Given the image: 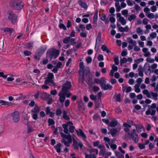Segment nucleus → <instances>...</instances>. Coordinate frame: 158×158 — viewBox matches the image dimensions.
Here are the masks:
<instances>
[{"label": "nucleus", "mask_w": 158, "mask_h": 158, "mask_svg": "<svg viewBox=\"0 0 158 158\" xmlns=\"http://www.w3.org/2000/svg\"><path fill=\"white\" fill-rule=\"evenodd\" d=\"M59 51L54 48L49 49L46 53V57L51 60L52 58L55 59L58 56Z\"/></svg>", "instance_id": "nucleus-1"}, {"label": "nucleus", "mask_w": 158, "mask_h": 158, "mask_svg": "<svg viewBox=\"0 0 158 158\" xmlns=\"http://www.w3.org/2000/svg\"><path fill=\"white\" fill-rule=\"evenodd\" d=\"M9 4L10 7L17 10L22 9L24 5L23 3L20 0H10Z\"/></svg>", "instance_id": "nucleus-2"}, {"label": "nucleus", "mask_w": 158, "mask_h": 158, "mask_svg": "<svg viewBox=\"0 0 158 158\" xmlns=\"http://www.w3.org/2000/svg\"><path fill=\"white\" fill-rule=\"evenodd\" d=\"M136 130L133 129L131 133H128L127 134L128 135L129 137H130L135 143H137L138 141V136L137 134L138 132L137 126H136Z\"/></svg>", "instance_id": "nucleus-3"}, {"label": "nucleus", "mask_w": 158, "mask_h": 158, "mask_svg": "<svg viewBox=\"0 0 158 158\" xmlns=\"http://www.w3.org/2000/svg\"><path fill=\"white\" fill-rule=\"evenodd\" d=\"M83 76L82 77V81L83 82L84 79L85 75L87 76L88 78L87 80L88 81H90L92 79V77L90 74L89 69L88 68H86L82 70Z\"/></svg>", "instance_id": "nucleus-4"}, {"label": "nucleus", "mask_w": 158, "mask_h": 158, "mask_svg": "<svg viewBox=\"0 0 158 158\" xmlns=\"http://www.w3.org/2000/svg\"><path fill=\"white\" fill-rule=\"evenodd\" d=\"M8 15V19L10 20L12 24L15 23L17 20V16L11 11H9L7 12Z\"/></svg>", "instance_id": "nucleus-5"}, {"label": "nucleus", "mask_w": 158, "mask_h": 158, "mask_svg": "<svg viewBox=\"0 0 158 158\" xmlns=\"http://www.w3.org/2000/svg\"><path fill=\"white\" fill-rule=\"evenodd\" d=\"M71 87V82L69 81H66L65 83L63 85L61 92L66 94Z\"/></svg>", "instance_id": "nucleus-6"}, {"label": "nucleus", "mask_w": 158, "mask_h": 158, "mask_svg": "<svg viewBox=\"0 0 158 158\" xmlns=\"http://www.w3.org/2000/svg\"><path fill=\"white\" fill-rule=\"evenodd\" d=\"M127 42L129 43L128 47L129 50H131L133 46H135L136 44V42L132 40L131 37H128L127 39Z\"/></svg>", "instance_id": "nucleus-7"}, {"label": "nucleus", "mask_w": 158, "mask_h": 158, "mask_svg": "<svg viewBox=\"0 0 158 158\" xmlns=\"http://www.w3.org/2000/svg\"><path fill=\"white\" fill-rule=\"evenodd\" d=\"M54 78V75L52 73H49L48 74V77L46 78V80L44 81V83L47 84L49 82L53 83L54 81L53 80Z\"/></svg>", "instance_id": "nucleus-8"}, {"label": "nucleus", "mask_w": 158, "mask_h": 158, "mask_svg": "<svg viewBox=\"0 0 158 158\" xmlns=\"http://www.w3.org/2000/svg\"><path fill=\"white\" fill-rule=\"evenodd\" d=\"M14 122L16 123L19 120V114L18 111L14 112L11 115Z\"/></svg>", "instance_id": "nucleus-9"}, {"label": "nucleus", "mask_w": 158, "mask_h": 158, "mask_svg": "<svg viewBox=\"0 0 158 158\" xmlns=\"http://www.w3.org/2000/svg\"><path fill=\"white\" fill-rule=\"evenodd\" d=\"M106 81L105 80L104 81L102 82V88L104 90H111L113 88V86L109 84H106Z\"/></svg>", "instance_id": "nucleus-10"}, {"label": "nucleus", "mask_w": 158, "mask_h": 158, "mask_svg": "<svg viewBox=\"0 0 158 158\" xmlns=\"http://www.w3.org/2000/svg\"><path fill=\"white\" fill-rule=\"evenodd\" d=\"M101 33L99 32L98 35L96 39V44L95 47V49H96L97 48V50H98L99 46L100 45V43L101 42Z\"/></svg>", "instance_id": "nucleus-11"}, {"label": "nucleus", "mask_w": 158, "mask_h": 158, "mask_svg": "<svg viewBox=\"0 0 158 158\" xmlns=\"http://www.w3.org/2000/svg\"><path fill=\"white\" fill-rule=\"evenodd\" d=\"M66 94L65 93L62 92L61 91L58 94L59 96H60L59 100L61 103H63L64 101H65V95Z\"/></svg>", "instance_id": "nucleus-12"}, {"label": "nucleus", "mask_w": 158, "mask_h": 158, "mask_svg": "<svg viewBox=\"0 0 158 158\" xmlns=\"http://www.w3.org/2000/svg\"><path fill=\"white\" fill-rule=\"evenodd\" d=\"M61 136L64 139H68L69 143H72V139L70 134H68V135H66L64 133H61Z\"/></svg>", "instance_id": "nucleus-13"}, {"label": "nucleus", "mask_w": 158, "mask_h": 158, "mask_svg": "<svg viewBox=\"0 0 158 158\" xmlns=\"http://www.w3.org/2000/svg\"><path fill=\"white\" fill-rule=\"evenodd\" d=\"M76 132L78 136H81L85 139L86 138V136L81 129L76 130Z\"/></svg>", "instance_id": "nucleus-14"}, {"label": "nucleus", "mask_w": 158, "mask_h": 158, "mask_svg": "<svg viewBox=\"0 0 158 158\" xmlns=\"http://www.w3.org/2000/svg\"><path fill=\"white\" fill-rule=\"evenodd\" d=\"M78 4L80 6L82 7L86 10L88 7V6L86 3L83 2L81 0H79L78 2Z\"/></svg>", "instance_id": "nucleus-15"}, {"label": "nucleus", "mask_w": 158, "mask_h": 158, "mask_svg": "<svg viewBox=\"0 0 158 158\" xmlns=\"http://www.w3.org/2000/svg\"><path fill=\"white\" fill-rule=\"evenodd\" d=\"M46 49V48H45L41 47L38 50L37 55L41 56L44 52Z\"/></svg>", "instance_id": "nucleus-16"}, {"label": "nucleus", "mask_w": 158, "mask_h": 158, "mask_svg": "<svg viewBox=\"0 0 158 158\" xmlns=\"http://www.w3.org/2000/svg\"><path fill=\"white\" fill-rule=\"evenodd\" d=\"M73 146L74 149L78 150L79 146V143H78L74 139H73Z\"/></svg>", "instance_id": "nucleus-17"}, {"label": "nucleus", "mask_w": 158, "mask_h": 158, "mask_svg": "<svg viewBox=\"0 0 158 158\" xmlns=\"http://www.w3.org/2000/svg\"><path fill=\"white\" fill-rule=\"evenodd\" d=\"M130 97L132 99H134L132 100V102L133 104H135L137 102V100L136 99H135V97L136 95L135 94L133 93H130Z\"/></svg>", "instance_id": "nucleus-18"}, {"label": "nucleus", "mask_w": 158, "mask_h": 158, "mask_svg": "<svg viewBox=\"0 0 158 158\" xmlns=\"http://www.w3.org/2000/svg\"><path fill=\"white\" fill-rule=\"evenodd\" d=\"M150 95L151 98H152V99L155 100H157L158 99V95L157 93H155L153 92H150Z\"/></svg>", "instance_id": "nucleus-19"}, {"label": "nucleus", "mask_w": 158, "mask_h": 158, "mask_svg": "<svg viewBox=\"0 0 158 158\" xmlns=\"http://www.w3.org/2000/svg\"><path fill=\"white\" fill-rule=\"evenodd\" d=\"M105 81V78L104 77H102L101 78V80L98 79H95L94 80L95 82L98 84H100L101 86H102V82Z\"/></svg>", "instance_id": "nucleus-20"}, {"label": "nucleus", "mask_w": 158, "mask_h": 158, "mask_svg": "<svg viewBox=\"0 0 158 158\" xmlns=\"http://www.w3.org/2000/svg\"><path fill=\"white\" fill-rule=\"evenodd\" d=\"M118 124V122L115 119L112 120L110 123L109 125L112 127H115Z\"/></svg>", "instance_id": "nucleus-21"}, {"label": "nucleus", "mask_w": 158, "mask_h": 158, "mask_svg": "<svg viewBox=\"0 0 158 158\" xmlns=\"http://www.w3.org/2000/svg\"><path fill=\"white\" fill-rule=\"evenodd\" d=\"M0 104L1 105H6L8 106L11 105V103L2 100H0Z\"/></svg>", "instance_id": "nucleus-22"}, {"label": "nucleus", "mask_w": 158, "mask_h": 158, "mask_svg": "<svg viewBox=\"0 0 158 158\" xmlns=\"http://www.w3.org/2000/svg\"><path fill=\"white\" fill-rule=\"evenodd\" d=\"M40 111V107L35 105V107H34L33 110H31V112L32 113H38Z\"/></svg>", "instance_id": "nucleus-23"}, {"label": "nucleus", "mask_w": 158, "mask_h": 158, "mask_svg": "<svg viewBox=\"0 0 158 158\" xmlns=\"http://www.w3.org/2000/svg\"><path fill=\"white\" fill-rule=\"evenodd\" d=\"M61 145L60 143H59L57 144L56 146H54L56 150V151L58 153H60L61 152L60 148Z\"/></svg>", "instance_id": "nucleus-24"}, {"label": "nucleus", "mask_w": 158, "mask_h": 158, "mask_svg": "<svg viewBox=\"0 0 158 158\" xmlns=\"http://www.w3.org/2000/svg\"><path fill=\"white\" fill-rule=\"evenodd\" d=\"M63 118L64 119L67 120H69L70 119V118L67 115V112L66 111L64 110H63Z\"/></svg>", "instance_id": "nucleus-25"}, {"label": "nucleus", "mask_w": 158, "mask_h": 158, "mask_svg": "<svg viewBox=\"0 0 158 158\" xmlns=\"http://www.w3.org/2000/svg\"><path fill=\"white\" fill-rule=\"evenodd\" d=\"M101 48L103 51H106L107 53L111 52L105 45H102L101 47Z\"/></svg>", "instance_id": "nucleus-26"}, {"label": "nucleus", "mask_w": 158, "mask_h": 158, "mask_svg": "<svg viewBox=\"0 0 158 158\" xmlns=\"http://www.w3.org/2000/svg\"><path fill=\"white\" fill-rule=\"evenodd\" d=\"M123 126L125 127L124 129V131L126 132H128L129 130V128L131 127V126L127 123H124Z\"/></svg>", "instance_id": "nucleus-27"}, {"label": "nucleus", "mask_w": 158, "mask_h": 158, "mask_svg": "<svg viewBox=\"0 0 158 158\" xmlns=\"http://www.w3.org/2000/svg\"><path fill=\"white\" fill-rule=\"evenodd\" d=\"M89 148H90V149L88 150L89 151V152L90 153H92V152H95L96 155H97L98 153V150L97 149H93L92 147L90 146Z\"/></svg>", "instance_id": "nucleus-28"}, {"label": "nucleus", "mask_w": 158, "mask_h": 158, "mask_svg": "<svg viewBox=\"0 0 158 158\" xmlns=\"http://www.w3.org/2000/svg\"><path fill=\"white\" fill-rule=\"evenodd\" d=\"M157 34L156 32H152L150 34L148 39L149 40H152L156 38Z\"/></svg>", "instance_id": "nucleus-29"}, {"label": "nucleus", "mask_w": 158, "mask_h": 158, "mask_svg": "<svg viewBox=\"0 0 158 158\" xmlns=\"http://www.w3.org/2000/svg\"><path fill=\"white\" fill-rule=\"evenodd\" d=\"M117 132V131L116 129L113 128L110 130V133L111 135L114 136Z\"/></svg>", "instance_id": "nucleus-30"}, {"label": "nucleus", "mask_w": 158, "mask_h": 158, "mask_svg": "<svg viewBox=\"0 0 158 158\" xmlns=\"http://www.w3.org/2000/svg\"><path fill=\"white\" fill-rule=\"evenodd\" d=\"M118 21L123 25H124L126 23V21L123 17H122L120 18H119Z\"/></svg>", "instance_id": "nucleus-31"}, {"label": "nucleus", "mask_w": 158, "mask_h": 158, "mask_svg": "<svg viewBox=\"0 0 158 158\" xmlns=\"http://www.w3.org/2000/svg\"><path fill=\"white\" fill-rule=\"evenodd\" d=\"M90 98L91 100H93L95 101V103L96 105H98V106H99L98 107H99L100 104H99L98 105V104H96V96H95L94 95L92 94L90 96Z\"/></svg>", "instance_id": "nucleus-32"}, {"label": "nucleus", "mask_w": 158, "mask_h": 158, "mask_svg": "<svg viewBox=\"0 0 158 158\" xmlns=\"http://www.w3.org/2000/svg\"><path fill=\"white\" fill-rule=\"evenodd\" d=\"M143 94L146 95L148 98H151V96L150 94V92H149L148 90L146 89L144 90L143 91Z\"/></svg>", "instance_id": "nucleus-33"}, {"label": "nucleus", "mask_w": 158, "mask_h": 158, "mask_svg": "<svg viewBox=\"0 0 158 158\" xmlns=\"http://www.w3.org/2000/svg\"><path fill=\"white\" fill-rule=\"evenodd\" d=\"M61 142L63 143L64 145L67 147H69L70 146V143H69L68 141H67L66 140L64 139H63L61 141Z\"/></svg>", "instance_id": "nucleus-34"}, {"label": "nucleus", "mask_w": 158, "mask_h": 158, "mask_svg": "<svg viewBox=\"0 0 158 158\" xmlns=\"http://www.w3.org/2000/svg\"><path fill=\"white\" fill-rule=\"evenodd\" d=\"M33 42H30L26 45L28 49H31L33 48Z\"/></svg>", "instance_id": "nucleus-35"}, {"label": "nucleus", "mask_w": 158, "mask_h": 158, "mask_svg": "<svg viewBox=\"0 0 158 158\" xmlns=\"http://www.w3.org/2000/svg\"><path fill=\"white\" fill-rule=\"evenodd\" d=\"M127 61V59L125 57H124L123 59L121 58L120 60V64L121 65H122L123 64L126 63Z\"/></svg>", "instance_id": "nucleus-36"}, {"label": "nucleus", "mask_w": 158, "mask_h": 158, "mask_svg": "<svg viewBox=\"0 0 158 158\" xmlns=\"http://www.w3.org/2000/svg\"><path fill=\"white\" fill-rule=\"evenodd\" d=\"M70 40V37L68 36L64 39L63 42L64 44H68Z\"/></svg>", "instance_id": "nucleus-37"}, {"label": "nucleus", "mask_w": 158, "mask_h": 158, "mask_svg": "<svg viewBox=\"0 0 158 158\" xmlns=\"http://www.w3.org/2000/svg\"><path fill=\"white\" fill-rule=\"evenodd\" d=\"M48 122L49 123V125H53L55 124V122L53 119L49 118L48 121Z\"/></svg>", "instance_id": "nucleus-38"}, {"label": "nucleus", "mask_w": 158, "mask_h": 158, "mask_svg": "<svg viewBox=\"0 0 158 158\" xmlns=\"http://www.w3.org/2000/svg\"><path fill=\"white\" fill-rule=\"evenodd\" d=\"M62 113V111L60 108L57 109L56 112V114L57 116H60Z\"/></svg>", "instance_id": "nucleus-39"}, {"label": "nucleus", "mask_w": 158, "mask_h": 158, "mask_svg": "<svg viewBox=\"0 0 158 158\" xmlns=\"http://www.w3.org/2000/svg\"><path fill=\"white\" fill-rule=\"evenodd\" d=\"M146 16L150 19H153L154 18V15L153 13H149L148 14H146Z\"/></svg>", "instance_id": "nucleus-40"}, {"label": "nucleus", "mask_w": 158, "mask_h": 158, "mask_svg": "<svg viewBox=\"0 0 158 158\" xmlns=\"http://www.w3.org/2000/svg\"><path fill=\"white\" fill-rule=\"evenodd\" d=\"M122 14L124 15L125 17H127L128 13V10H124L122 11Z\"/></svg>", "instance_id": "nucleus-41"}, {"label": "nucleus", "mask_w": 158, "mask_h": 158, "mask_svg": "<svg viewBox=\"0 0 158 158\" xmlns=\"http://www.w3.org/2000/svg\"><path fill=\"white\" fill-rule=\"evenodd\" d=\"M136 16L132 14L130 15L128 18V20L130 21H131L132 20L136 18Z\"/></svg>", "instance_id": "nucleus-42"}, {"label": "nucleus", "mask_w": 158, "mask_h": 158, "mask_svg": "<svg viewBox=\"0 0 158 158\" xmlns=\"http://www.w3.org/2000/svg\"><path fill=\"white\" fill-rule=\"evenodd\" d=\"M59 27L60 29H63L64 30H66V27L64 24L62 23H60Z\"/></svg>", "instance_id": "nucleus-43"}, {"label": "nucleus", "mask_w": 158, "mask_h": 158, "mask_svg": "<svg viewBox=\"0 0 158 158\" xmlns=\"http://www.w3.org/2000/svg\"><path fill=\"white\" fill-rule=\"evenodd\" d=\"M45 111L47 115H48L51 112L49 106L45 108Z\"/></svg>", "instance_id": "nucleus-44"}, {"label": "nucleus", "mask_w": 158, "mask_h": 158, "mask_svg": "<svg viewBox=\"0 0 158 158\" xmlns=\"http://www.w3.org/2000/svg\"><path fill=\"white\" fill-rule=\"evenodd\" d=\"M136 82L137 83L135 86V91L137 93H138V79L136 80Z\"/></svg>", "instance_id": "nucleus-45"}, {"label": "nucleus", "mask_w": 158, "mask_h": 158, "mask_svg": "<svg viewBox=\"0 0 158 158\" xmlns=\"http://www.w3.org/2000/svg\"><path fill=\"white\" fill-rule=\"evenodd\" d=\"M75 127L73 125L70 126L69 127V131L71 133H73L74 132V129Z\"/></svg>", "instance_id": "nucleus-46"}, {"label": "nucleus", "mask_w": 158, "mask_h": 158, "mask_svg": "<svg viewBox=\"0 0 158 158\" xmlns=\"http://www.w3.org/2000/svg\"><path fill=\"white\" fill-rule=\"evenodd\" d=\"M86 60L87 63L89 64L91 62L92 59L90 56H88L86 58Z\"/></svg>", "instance_id": "nucleus-47"}, {"label": "nucleus", "mask_w": 158, "mask_h": 158, "mask_svg": "<svg viewBox=\"0 0 158 158\" xmlns=\"http://www.w3.org/2000/svg\"><path fill=\"white\" fill-rule=\"evenodd\" d=\"M151 10L152 12H154L157 10V7L155 6H153L151 7Z\"/></svg>", "instance_id": "nucleus-48"}, {"label": "nucleus", "mask_w": 158, "mask_h": 158, "mask_svg": "<svg viewBox=\"0 0 158 158\" xmlns=\"http://www.w3.org/2000/svg\"><path fill=\"white\" fill-rule=\"evenodd\" d=\"M106 152L105 151V148H104L100 150V153L103 156H105L106 153Z\"/></svg>", "instance_id": "nucleus-49"}, {"label": "nucleus", "mask_w": 158, "mask_h": 158, "mask_svg": "<svg viewBox=\"0 0 158 158\" xmlns=\"http://www.w3.org/2000/svg\"><path fill=\"white\" fill-rule=\"evenodd\" d=\"M37 114L38 113H32L31 114L33 119L36 120L38 118Z\"/></svg>", "instance_id": "nucleus-50"}, {"label": "nucleus", "mask_w": 158, "mask_h": 158, "mask_svg": "<svg viewBox=\"0 0 158 158\" xmlns=\"http://www.w3.org/2000/svg\"><path fill=\"white\" fill-rule=\"evenodd\" d=\"M98 17V13L96 12L94 14L93 18L94 21V23H95L97 21Z\"/></svg>", "instance_id": "nucleus-51"}, {"label": "nucleus", "mask_w": 158, "mask_h": 158, "mask_svg": "<svg viewBox=\"0 0 158 158\" xmlns=\"http://www.w3.org/2000/svg\"><path fill=\"white\" fill-rule=\"evenodd\" d=\"M112 70H113L114 72L117 71L118 70V68L114 64H113L112 66Z\"/></svg>", "instance_id": "nucleus-52"}, {"label": "nucleus", "mask_w": 158, "mask_h": 158, "mask_svg": "<svg viewBox=\"0 0 158 158\" xmlns=\"http://www.w3.org/2000/svg\"><path fill=\"white\" fill-rule=\"evenodd\" d=\"M23 54L25 56H28L31 54V52L28 51L26 50L24 51Z\"/></svg>", "instance_id": "nucleus-53"}, {"label": "nucleus", "mask_w": 158, "mask_h": 158, "mask_svg": "<svg viewBox=\"0 0 158 158\" xmlns=\"http://www.w3.org/2000/svg\"><path fill=\"white\" fill-rule=\"evenodd\" d=\"M93 89L94 92H96L99 91V88L98 86H95L93 87Z\"/></svg>", "instance_id": "nucleus-54"}, {"label": "nucleus", "mask_w": 158, "mask_h": 158, "mask_svg": "<svg viewBox=\"0 0 158 158\" xmlns=\"http://www.w3.org/2000/svg\"><path fill=\"white\" fill-rule=\"evenodd\" d=\"M114 62L115 64L116 65H118L119 64V60H118V57L117 56L115 58L114 60Z\"/></svg>", "instance_id": "nucleus-55"}, {"label": "nucleus", "mask_w": 158, "mask_h": 158, "mask_svg": "<svg viewBox=\"0 0 158 158\" xmlns=\"http://www.w3.org/2000/svg\"><path fill=\"white\" fill-rule=\"evenodd\" d=\"M116 156H117V158H124V155L119 152L117 153Z\"/></svg>", "instance_id": "nucleus-56"}, {"label": "nucleus", "mask_w": 158, "mask_h": 158, "mask_svg": "<svg viewBox=\"0 0 158 158\" xmlns=\"http://www.w3.org/2000/svg\"><path fill=\"white\" fill-rule=\"evenodd\" d=\"M147 60L148 62L150 63H153L155 61V60L153 59H152L150 57L148 58L147 59Z\"/></svg>", "instance_id": "nucleus-57"}, {"label": "nucleus", "mask_w": 158, "mask_h": 158, "mask_svg": "<svg viewBox=\"0 0 158 158\" xmlns=\"http://www.w3.org/2000/svg\"><path fill=\"white\" fill-rule=\"evenodd\" d=\"M98 60L99 61L103 60H104L103 55H99L98 57Z\"/></svg>", "instance_id": "nucleus-58"}, {"label": "nucleus", "mask_w": 158, "mask_h": 158, "mask_svg": "<svg viewBox=\"0 0 158 158\" xmlns=\"http://www.w3.org/2000/svg\"><path fill=\"white\" fill-rule=\"evenodd\" d=\"M10 30L9 31V33L10 35H13L15 33V31L12 28H10Z\"/></svg>", "instance_id": "nucleus-59"}, {"label": "nucleus", "mask_w": 158, "mask_h": 158, "mask_svg": "<svg viewBox=\"0 0 158 158\" xmlns=\"http://www.w3.org/2000/svg\"><path fill=\"white\" fill-rule=\"evenodd\" d=\"M110 22L111 23H114L115 21V18L113 17H111L109 19Z\"/></svg>", "instance_id": "nucleus-60"}, {"label": "nucleus", "mask_w": 158, "mask_h": 158, "mask_svg": "<svg viewBox=\"0 0 158 158\" xmlns=\"http://www.w3.org/2000/svg\"><path fill=\"white\" fill-rule=\"evenodd\" d=\"M109 144L110 145L111 148L113 150L117 148V146L115 144H111L110 145L109 143Z\"/></svg>", "instance_id": "nucleus-61"}, {"label": "nucleus", "mask_w": 158, "mask_h": 158, "mask_svg": "<svg viewBox=\"0 0 158 158\" xmlns=\"http://www.w3.org/2000/svg\"><path fill=\"white\" fill-rule=\"evenodd\" d=\"M143 10L146 13V14H148L149 13H150V10L148 7L144 8Z\"/></svg>", "instance_id": "nucleus-62"}, {"label": "nucleus", "mask_w": 158, "mask_h": 158, "mask_svg": "<svg viewBox=\"0 0 158 158\" xmlns=\"http://www.w3.org/2000/svg\"><path fill=\"white\" fill-rule=\"evenodd\" d=\"M100 143L99 141H97L93 142V145L94 147L98 146Z\"/></svg>", "instance_id": "nucleus-63"}, {"label": "nucleus", "mask_w": 158, "mask_h": 158, "mask_svg": "<svg viewBox=\"0 0 158 158\" xmlns=\"http://www.w3.org/2000/svg\"><path fill=\"white\" fill-rule=\"evenodd\" d=\"M76 39L74 38H72L70 40V42L71 44L72 45H74L75 44L76 42H75Z\"/></svg>", "instance_id": "nucleus-64"}]
</instances>
